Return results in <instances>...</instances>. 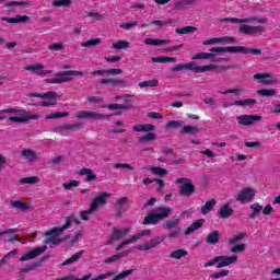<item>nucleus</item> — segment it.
Wrapping results in <instances>:
<instances>
[{"label": "nucleus", "instance_id": "0eeeda50", "mask_svg": "<svg viewBox=\"0 0 280 280\" xmlns=\"http://www.w3.org/2000/svg\"><path fill=\"white\" fill-rule=\"evenodd\" d=\"M210 51H228V54H254V56H259L261 49L259 48H248L244 46H229V47H217L211 48Z\"/></svg>", "mask_w": 280, "mask_h": 280}, {"label": "nucleus", "instance_id": "4468645a", "mask_svg": "<svg viewBox=\"0 0 280 280\" xmlns=\"http://www.w3.org/2000/svg\"><path fill=\"white\" fill-rule=\"evenodd\" d=\"M223 22H229V23H268V18H257V16H252V18H245V19H237V18H225L221 20Z\"/></svg>", "mask_w": 280, "mask_h": 280}, {"label": "nucleus", "instance_id": "37998d69", "mask_svg": "<svg viewBox=\"0 0 280 280\" xmlns=\"http://www.w3.org/2000/svg\"><path fill=\"white\" fill-rule=\"evenodd\" d=\"M206 242L208 244H218L220 242V232L214 231L207 236Z\"/></svg>", "mask_w": 280, "mask_h": 280}, {"label": "nucleus", "instance_id": "393cba45", "mask_svg": "<svg viewBox=\"0 0 280 280\" xmlns=\"http://www.w3.org/2000/svg\"><path fill=\"white\" fill-rule=\"evenodd\" d=\"M78 128V125H61L52 128L54 132H58V135H62L63 137H67L68 130H75Z\"/></svg>", "mask_w": 280, "mask_h": 280}, {"label": "nucleus", "instance_id": "8fccbe9b", "mask_svg": "<svg viewBox=\"0 0 280 280\" xmlns=\"http://www.w3.org/2000/svg\"><path fill=\"white\" fill-rule=\"evenodd\" d=\"M54 8H69L71 5V0H52Z\"/></svg>", "mask_w": 280, "mask_h": 280}, {"label": "nucleus", "instance_id": "f257e3e1", "mask_svg": "<svg viewBox=\"0 0 280 280\" xmlns=\"http://www.w3.org/2000/svg\"><path fill=\"white\" fill-rule=\"evenodd\" d=\"M75 222V224H81L80 219H75L73 217H69L66 221V224L61 228H54L45 232L46 244H60L62 242V233L71 226V223Z\"/></svg>", "mask_w": 280, "mask_h": 280}, {"label": "nucleus", "instance_id": "412c9836", "mask_svg": "<svg viewBox=\"0 0 280 280\" xmlns=\"http://www.w3.org/2000/svg\"><path fill=\"white\" fill-rule=\"evenodd\" d=\"M254 80H257L259 84H266V85L277 84V82H279V80H277V78H275L270 73L254 74Z\"/></svg>", "mask_w": 280, "mask_h": 280}, {"label": "nucleus", "instance_id": "2f4dec72", "mask_svg": "<svg viewBox=\"0 0 280 280\" xmlns=\"http://www.w3.org/2000/svg\"><path fill=\"white\" fill-rule=\"evenodd\" d=\"M80 176H86L85 180L88 183H91V180H95V178H97V175H95V173H93V171L91 168H83L79 171Z\"/></svg>", "mask_w": 280, "mask_h": 280}, {"label": "nucleus", "instance_id": "c9c22d12", "mask_svg": "<svg viewBox=\"0 0 280 280\" xmlns=\"http://www.w3.org/2000/svg\"><path fill=\"white\" fill-rule=\"evenodd\" d=\"M188 253L185 248H179L177 250H173L170 254L171 259H183V257H187Z\"/></svg>", "mask_w": 280, "mask_h": 280}, {"label": "nucleus", "instance_id": "9d476101", "mask_svg": "<svg viewBox=\"0 0 280 280\" xmlns=\"http://www.w3.org/2000/svg\"><path fill=\"white\" fill-rule=\"evenodd\" d=\"M238 32L241 34H245L246 36H257V34H264V32H266V26H253L248 24H242L238 27Z\"/></svg>", "mask_w": 280, "mask_h": 280}, {"label": "nucleus", "instance_id": "f8f14e48", "mask_svg": "<svg viewBox=\"0 0 280 280\" xmlns=\"http://www.w3.org/2000/svg\"><path fill=\"white\" fill-rule=\"evenodd\" d=\"M255 194H257V191L250 187L242 188L236 195V200L242 202V205H246V202H250V200L255 198Z\"/></svg>", "mask_w": 280, "mask_h": 280}, {"label": "nucleus", "instance_id": "13d9d810", "mask_svg": "<svg viewBox=\"0 0 280 280\" xmlns=\"http://www.w3.org/2000/svg\"><path fill=\"white\" fill-rule=\"evenodd\" d=\"M156 139V133L149 132L142 137H140L139 141L140 143H145V141H154Z\"/></svg>", "mask_w": 280, "mask_h": 280}, {"label": "nucleus", "instance_id": "603ef678", "mask_svg": "<svg viewBox=\"0 0 280 280\" xmlns=\"http://www.w3.org/2000/svg\"><path fill=\"white\" fill-rule=\"evenodd\" d=\"M62 187H63V189H66V190L69 191V190H71V189H75V187H80V182L73 179V180H70V182H68V183H63V184H62Z\"/></svg>", "mask_w": 280, "mask_h": 280}, {"label": "nucleus", "instance_id": "a211bd4d", "mask_svg": "<svg viewBox=\"0 0 280 280\" xmlns=\"http://www.w3.org/2000/svg\"><path fill=\"white\" fill-rule=\"evenodd\" d=\"M238 126H253L255 121H261V116L257 115H238L236 116Z\"/></svg>", "mask_w": 280, "mask_h": 280}, {"label": "nucleus", "instance_id": "2eb2a0df", "mask_svg": "<svg viewBox=\"0 0 280 280\" xmlns=\"http://www.w3.org/2000/svg\"><path fill=\"white\" fill-rule=\"evenodd\" d=\"M180 186V195L182 196H191L196 191V187L191 183V179L187 178H178L176 180Z\"/></svg>", "mask_w": 280, "mask_h": 280}, {"label": "nucleus", "instance_id": "680f3d73", "mask_svg": "<svg viewBox=\"0 0 280 280\" xmlns=\"http://www.w3.org/2000/svg\"><path fill=\"white\" fill-rule=\"evenodd\" d=\"M187 5H191V0H179L175 3L177 10H183Z\"/></svg>", "mask_w": 280, "mask_h": 280}, {"label": "nucleus", "instance_id": "69168bd1", "mask_svg": "<svg viewBox=\"0 0 280 280\" xmlns=\"http://www.w3.org/2000/svg\"><path fill=\"white\" fill-rule=\"evenodd\" d=\"M165 224H166V229H174V226H178V224H180V219L173 218L170 221H167Z\"/></svg>", "mask_w": 280, "mask_h": 280}, {"label": "nucleus", "instance_id": "052dcab7", "mask_svg": "<svg viewBox=\"0 0 280 280\" xmlns=\"http://www.w3.org/2000/svg\"><path fill=\"white\" fill-rule=\"evenodd\" d=\"M16 255H19V249L11 250L9 254H7L2 258L1 264H5V261H10V259H12V257H16Z\"/></svg>", "mask_w": 280, "mask_h": 280}, {"label": "nucleus", "instance_id": "bb28decb", "mask_svg": "<svg viewBox=\"0 0 280 280\" xmlns=\"http://www.w3.org/2000/svg\"><path fill=\"white\" fill-rule=\"evenodd\" d=\"M172 43L170 39H154V38H145L144 44L150 45L151 47H159L161 45H170Z\"/></svg>", "mask_w": 280, "mask_h": 280}, {"label": "nucleus", "instance_id": "20e7f679", "mask_svg": "<svg viewBox=\"0 0 280 280\" xmlns=\"http://www.w3.org/2000/svg\"><path fill=\"white\" fill-rule=\"evenodd\" d=\"M170 215H172V208L159 207L144 218L143 224H159V222L170 218Z\"/></svg>", "mask_w": 280, "mask_h": 280}, {"label": "nucleus", "instance_id": "a878e982", "mask_svg": "<svg viewBox=\"0 0 280 280\" xmlns=\"http://www.w3.org/2000/svg\"><path fill=\"white\" fill-rule=\"evenodd\" d=\"M212 52H199L192 56V60H209L214 58L215 54H224V51H213Z\"/></svg>", "mask_w": 280, "mask_h": 280}, {"label": "nucleus", "instance_id": "1a4fd4ad", "mask_svg": "<svg viewBox=\"0 0 280 280\" xmlns=\"http://www.w3.org/2000/svg\"><path fill=\"white\" fill-rule=\"evenodd\" d=\"M148 235H152L151 230H142L136 235L124 240L118 246L116 247V250H121L124 247L128 246V244H135V242H139L141 237H148Z\"/></svg>", "mask_w": 280, "mask_h": 280}, {"label": "nucleus", "instance_id": "0e129e2a", "mask_svg": "<svg viewBox=\"0 0 280 280\" xmlns=\"http://www.w3.org/2000/svg\"><path fill=\"white\" fill-rule=\"evenodd\" d=\"M101 84H124V80L117 79H102Z\"/></svg>", "mask_w": 280, "mask_h": 280}, {"label": "nucleus", "instance_id": "7ed1b4c3", "mask_svg": "<svg viewBox=\"0 0 280 280\" xmlns=\"http://www.w3.org/2000/svg\"><path fill=\"white\" fill-rule=\"evenodd\" d=\"M183 69H188L189 71H194L195 73H207L209 71H224L226 67L215 65L198 66L196 61H191L188 63L177 65L173 67L172 71H183Z\"/></svg>", "mask_w": 280, "mask_h": 280}, {"label": "nucleus", "instance_id": "4c0bfd02", "mask_svg": "<svg viewBox=\"0 0 280 280\" xmlns=\"http://www.w3.org/2000/svg\"><path fill=\"white\" fill-rule=\"evenodd\" d=\"M202 224H205V219L194 222L189 228H187L185 235H190V233H194V231H198Z\"/></svg>", "mask_w": 280, "mask_h": 280}, {"label": "nucleus", "instance_id": "6e6d98bb", "mask_svg": "<svg viewBox=\"0 0 280 280\" xmlns=\"http://www.w3.org/2000/svg\"><path fill=\"white\" fill-rule=\"evenodd\" d=\"M93 213H95V210H93L92 207H90V209L84 210L80 213L81 215V220L88 221L91 219V215H93Z\"/></svg>", "mask_w": 280, "mask_h": 280}, {"label": "nucleus", "instance_id": "ddd939ff", "mask_svg": "<svg viewBox=\"0 0 280 280\" xmlns=\"http://www.w3.org/2000/svg\"><path fill=\"white\" fill-rule=\"evenodd\" d=\"M163 242H165V235L156 236L147 243L139 244L137 245V248L140 252L152 250V248H156V246L163 244Z\"/></svg>", "mask_w": 280, "mask_h": 280}, {"label": "nucleus", "instance_id": "f03ea898", "mask_svg": "<svg viewBox=\"0 0 280 280\" xmlns=\"http://www.w3.org/2000/svg\"><path fill=\"white\" fill-rule=\"evenodd\" d=\"M9 119L13 124H27V121H36L40 119V114L27 112L25 109L9 108Z\"/></svg>", "mask_w": 280, "mask_h": 280}, {"label": "nucleus", "instance_id": "f3484780", "mask_svg": "<svg viewBox=\"0 0 280 280\" xmlns=\"http://www.w3.org/2000/svg\"><path fill=\"white\" fill-rule=\"evenodd\" d=\"M104 117H108V115L100 114L96 112H89V110H80L75 114L77 119H92L94 121H97L100 119H104Z\"/></svg>", "mask_w": 280, "mask_h": 280}, {"label": "nucleus", "instance_id": "f704fd0d", "mask_svg": "<svg viewBox=\"0 0 280 280\" xmlns=\"http://www.w3.org/2000/svg\"><path fill=\"white\" fill-rule=\"evenodd\" d=\"M130 255V252H121L120 254L114 255L105 260V264H115V261H119V259H122V257H128Z\"/></svg>", "mask_w": 280, "mask_h": 280}, {"label": "nucleus", "instance_id": "423d86ee", "mask_svg": "<svg viewBox=\"0 0 280 280\" xmlns=\"http://www.w3.org/2000/svg\"><path fill=\"white\" fill-rule=\"evenodd\" d=\"M233 264H237V256H217L205 262V268H209L211 266H215V268H226V266H233Z\"/></svg>", "mask_w": 280, "mask_h": 280}, {"label": "nucleus", "instance_id": "6ab92c4d", "mask_svg": "<svg viewBox=\"0 0 280 280\" xmlns=\"http://www.w3.org/2000/svg\"><path fill=\"white\" fill-rule=\"evenodd\" d=\"M45 250H47V246L36 247L31 252H27L26 254H24L20 258V261H30L31 259H36V257H40V255H43Z\"/></svg>", "mask_w": 280, "mask_h": 280}, {"label": "nucleus", "instance_id": "a19ab883", "mask_svg": "<svg viewBox=\"0 0 280 280\" xmlns=\"http://www.w3.org/2000/svg\"><path fill=\"white\" fill-rule=\"evenodd\" d=\"M21 185H36L40 183V178L38 176H32V177H23L20 180Z\"/></svg>", "mask_w": 280, "mask_h": 280}, {"label": "nucleus", "instance_id": "09e8293b", "mask_svg": "<svg viewBox=\"0 0 280 280\" xmlns=\"http://www.w3.org/2000/svg\"><path fill=\"white\" fill-rule=\"evenodd\" d=\"M152 174L155 176H167L168 172L165 168H161L159 166H152L149 168Z\"/></svg>", "mask_w": 280, "mask_h": 280}, {"label": "nucleus", "instance_id": "9b49d317", "mask_svg": "<svg viewBox=\"0 0 280 280\" xmlns=\"http://www.w3.org/2000/svg\"><path fill=\"white\" fill-rule=\"evenodd\" d=\"M113 196L110 192H101L94 199H92L91 207L92 211H97L101 207H106L108 199Z\"/></svg>", "mask_w": 280, "mask_h": 280}, {"label": "nucleus", "instance_id": "e2e57ef3", "mask_svg": "<svg viewBox=\"0 0 280 280\" xmlns=\"http://www.w3.org/2000/svg\"><path fill=\"white\" fill-rule=\"evenodd\" d=\"M242 89H229L225 91H219L221 95H229V93H234V95H242Z\"/></svg>", "mask_w": 280, "mask_h": 280}, {"label": "nucleus", "instance_id": "c756f323", "mask_svg": "<svg viewBox=\"0 0 280 280\" xmlns=\"http://www.w3.org/2000/svg\"><path fill=\"white\" fill-rule=\"evenodd\" d=\"M83 255H84V250H80L79 253L73 254L70 258L66 259L61 264V266H71V264H75V261H80Z\"/></svg>", "mask_w": 280, "mask_h": 280}, {"label": "nucleus", "instance_id": "3c124183", "mask_svg": "<svg viewBox=\"0 0 280 280\" xmlns=\"http://www.w3.org/2000/svg\"><path fill=\"white\" fill-rule=\"evenodd\" d=\"M62 117H69V113H67V112H56V113L46 115V119H60Z\"/></svg>", "mask_w": 280, "mask_h": 280}, {"label": "nucleus", "instance_id": "49530a36", "mask_svg": "<svg viewBox=\"0 0 280 280\" xmlns=\"http://www.w3.org/2000/svg\"><path fill=\"white\" fill-rule=\"evenodd\" d=\"M130 47V43L126 40H118L112 45V49H128Z\"/></svg>", "mask_w": 280, "mask_h": 280}, {"label": "nucleus", "instance_id": "c03bdc74", "mask_svg": "<svg viewBox=\"0 0 280 280\" xmlns=\"http://www.w3.org/2000/svg\"><path fill=\"white\" fill-rule=\"evenodd\" d=\"M138 86L140 89H147L149 88H154V86H159V80L153 79V80H149V81H142L140 83H138Z\"/></svg>", "mask_w": 280, "mask_h": 280}, {"label": "nucleus", "instance_id": "72a5a7b5", "mask_svg": "<svg viewBox=\"0 0 280 280\" xmlns=\"http://www.w3.org/2000/svg\"><path fill=\"white\" fill-rule=\"evenodd\" d=\"M133 130L135 132H152V130H154V125L152 124L135 125Z\"/></svg>", "mask_w": 280, "mask_h": 280}, {"label": "nucleus", "instance_id": "6e6552de", "mask_svg": "<svg viewBox=\"0 0 280 280\" xmlns=\"http://www.w3.org/2000/svg\"><path fill=\"white\" fill-rule=\"evenodd\" d=\"M28 97H40L42 100H46L42 102L40 106H56L58 100H60V95L56 92H46V93H31L27 95Z\"/></svg>", "mask_w": 280, "mask_h": 280}, {"label": "nucleus", "instance_id": "4d7b16f0", "mask_svg": "<svg viewBox=\"0 0 280 280\" xmlns=\"http://www.w3.org/2000/svg\"><path fill=\"white\" fill-rule=\"evenodd\" d=\"M182 132L184 135H196V132H198V127L184 126L183 129H182Z\"/></svg>", "mask_w": 280, "mask_h": 280}, {"label": "nucleus", "instance_id": "5fc2aeb1", "mask_svg": "<svg viewBox=\"0 0 280 280\" xmlns=\"http://www.w3.org/2000/svg\"><path fill=\"white\" fill-rule=\"evenodd\" d=\"M196 27L194 26H185L183 28H176L175 32L176 34H194L196 32Z\"/></svg>", "mask_w": 280, "mask_h": 280}, {"label": "nucleus", "instance_id": "de8ad7c7", "mask_svg": "<svg viewBox=\"0 0 280 280\" xmlns=\"http://www.w3.org/2000/svg\"><path fill=\"white\" fill-rule=\"evenodd\" d=\"M250 209L253 210L250 218L255 220V218H259V213H261L264 207L259 206V203H253L250 206Z\"/></svg>", "mask_w": 280, "mask_h": 280}, {"label": "nucleus", "instance_id": "79ce46f5", "mask_svg": "<svg viewBox=\"0 0 280 280\" xmlns=\"http://www.w3.org/2000/svg\"><path fill=\"white\" fill-rule=\"evenodd\" d=\"M22 156L26 161H36V159H38V154L36 152H34L33 150L22 151Z\"/></svg>", "mask_w": 280, "mask_h": 280}, {"label": "nucleus", "instance_id": "864d4df0", "mask_svg": "<svg viewBox=\"0 0 280 280\" xmlns=\"http://www.w3.org/2000/svg\"><path fill=\"white\" fill-rule=\"evenodd\" d=\"M246 248H248V244L242 243V244L234 245L233 247H231L230 250L231 253H244Z\"/></svg>", "mask_w": 280, "mask_h": 280}, {"label": "nucleus", "instance_id": "58836bf2", "mask_svg": "<svg viewBox=\"0 0 280 280\" xmlns=\"http://www.w3.org/2000/svg\"><path fill=\"white\" fill-rule=\"evenodd\" d=\"M217 205L215 199H211L205 203V206L201 208L202 215H207Z\"/></svg>", "mask_w": 280, "mask_h": 280}, {"label": "nucleus", "instance_id": "5701e85b", "mask_svg": "<svg viewBox=\"0 0 280 280\" xmlns=\"http://www.w3.org/2000/svg\"><path fill=\"white\" fill-rule=\"evenodd\" d=\"M235 37H214L203 42V45H233Z\"/></svg>", "mask_w": 280, "mask_h": 280}, {"label": "nucleus", "instance_id": "774afa93", "mask_svg": "<svg viewBox=\"0 0 280 280\" xmlns=\"http://www.w3.org/2000/svg\"><path fill=\"white\" fill-rule=\"evenodd\" d=\"M139 25V22H128L120 24L121 30H132V27H137Z\"/></svg>", "mask_w": 280, "mask_h": 280}, {"label": "nucleus", "instance_id": "bf43d9fd", "mask_svg": "<svg viewBox=\"0 0 280 280\" xmlns=\"http://www.w3.org/2000/svg\"><path fill=\"white\" fill-rule=\"evenodd\" d=\"M130 275H132V270H125L121 271L120 273L116 275L113 280H124L127 277H130Z\"/></svg>", "mask_w": 280, "mask_h": 280}, {"label": "nucleus", "instance_id": "a18cd8bd", "mask_svg": "<svg viewBox=\"0 0 280 280\" xmlns=\"http://www.w3.org/2000/svg\"><path fill=\"white\" fill-rule=\"evenodd\" d=\"M96 45H102V39L101 38H93V39H89L86 42H83L81 44V47H96Z\"/></svg>", "mask_w": 280, "mask_h": 280}, {"label": "nucleus", "instance_id": "338daca9", "mask_svg": "<svg viewBox=\"0 0 280 280\" xmlns=\"http://www.w3.org/2000/svg\"><path fill=\"white\" fill-rule=\"evenodd\" d=\"M48 49L50 51H62V49H65V45H62V43H56L48 46Z\"/></svg>", "mask_w": 280, "mask_h": 280}, {"label": "nucleus", "instance_id": "b1692460", "mask_svg": "<svg viewBox=\"0 0 280 280\" xmlns=\"http://www.w3.org/2000/svg\"><path fill=\"white\" fill-rule=\"evenodd\" d=\"M257 104V100L254 98H245L235 101L234 103H226L225 108H229V106H255Z\"/></svg>", "mask_w": 280, "mask_h": 280}, {"label": "nucleus", "instance_id": "ea45409f", "mask_svg": "<svg viewBox=\"0 0 280 280\" xmlns=\"http://www.w3.org/2000/svg\"><path fill=\"white\" fill-rule=\"evenodd\" d=\"M151 62H160L162 65L165 63V62H176V58L168 57V56L152 57Z\"/></svg>", "mask_w": 280, "mask_h": 280}, {"label": "nucleus", "instance_id": "7c9ffc66", "mask_svg": "<svg viewBox=\"0 0 280 280\" xmlns=\"http://www.w3.org/2000/svg\"><path fill=\"white\" fill-rule=\"evenodd\" d=\"M2 21H5V23H27V21H30V16L16 15L15 18H3Z\"/></svg>", "mask_w": 280, "mask_h": 280}, {"label": "nucleus", "instance_id": "39448f33", "mask_svg": "<svg viewBox=\"0 0 280 280\" xmlns=\"http://www.w3.org/2000/svg\"><path fill=\"white\" fill-rule=\"evenodd\" d=\"M72 75H84V72L75 70L57 72V78L46 79L45 82L46 84H63V82H71L73 80Z\"/></svg>", "mask_w": 280, "mask_h": 280}, {"label": "nucleus", "instance_id": "c85d7f7f", "mask_svg": "<svg viewBox=\"0 0 280 280\" xmlns=\"http://www.w3.org/2000/svg\"><path fill=\"white\" fill-rule=\"evenodd\" d=\"M257 95H260V97H277L279 91L277 89H262L257 91Z\"/></svg>", "mask_w": 280, "mask_h": 280}, {"label": "nucleus", "instance_id": "cd10ccee", "mask_svg": "<svg viewBox=\"0 0 280 280\" xmlns=\"http://www.w3.org/2000/svg\"><path fill=\"white\" fill-rule=\"evenodd\" d=\"M11 207H13V209H18L19 211H27L32 209V205L23 202L21 200L11 201Z\"/></svg>", "mask_w": 280, "mask_h": 280}, {"label": "nucleus", "instance_id": "473e14b6", "mask_svg": "<svg viewBox=\"0 0 280 280\" xmlns=\"http://www.w3.org/2000/svg\"><path fill=\"white\" fill-rule=\"evenodd\" d=\"M246 237V233L240 232L238 234L231 236L230 238L226 240V243L230 246H235L240 241L244 240Z\"/></svg>", "mask_w": 280, "mask_h": 280}, {"label": "nucleus", "instance_id": "dca6fc26", "mask_svg": "<svg viewBox=\"0 0 280 280\" xmlns=\"http://www.w3.org/2000/svg\"><path fill=\"white\" fill-rule=\"evenodd\" d=\"M131 231L132 228L130 226L114 228L108 244H113L114 242L121 240V237H126V235H128V233Z\"/></svg>", "mask_w": 280, "mask_h": 280}, {"label": "nucleus", "instance_id": "4be33fe9", "mask_svg": "<svg viewBox=\"0 0 280 280\" xmlns=\"http://www.w3.org/2000/svg\"><path fill=\"white\" fill-rule=\"evenodd\" d=\"M26 71H32L36 75H40V78H45V75H49V73H52L51 70H45V66L42 63H35L31 66L24 67Z\"/></svg>", "mask_w": 280, "mask_h": 280}, {"label": "nucleus", "instance_id": "e433bc0d", "mask_svg": "<svg viewBox=\"0 0 280 280\" xmlns=\"http://www.w3.org/2000/svg\"><path fill=\"white\" fill-rule=\"evenodd\" d=\"M219 215L220 218H231V215H233V208L229 205L222 206L219 211Z\"/></svg>", "mask_w": 280, "mask_h": 280}, {"label": "nucleus", "instance_id": "aec40b11", "mask_svg": "<svg viewBox=\"0 0 280 280\" xmlns=\"http://www.w3.org/2000/svg\"><path fill=\"white\" fill-rule=\"evenodd\" d=\"M16 233H19V229L16 228L0 231V242L1 240H3L4 235H7L4 242H21V238L19 237V235H16Z\"/></svg>", "mask_w": 280, "mask_h": 280}]
</instances>
